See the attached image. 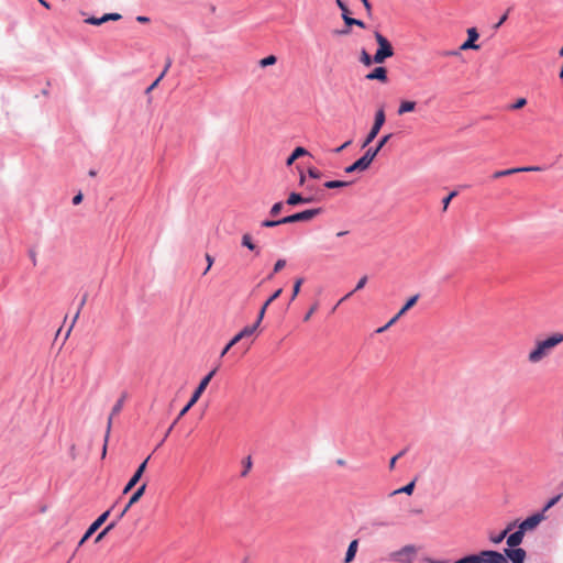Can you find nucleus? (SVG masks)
<instances>
[{
    "instance_id": "obj_42",
    "label": "nucleus",
    "mask_w": 563,
    "mask_h": 563,
    "mask_svg": "<svg viewBox=\"0 0 563 563\" xmlns=\"http://www.w3.org/2000/svg\"><path fill=\"white\" fill-rule=\"evenodd\" d=\"M399 318H396V316H394L385 325L378 328L376 330L377 333H383L385 332L389 327H391Z\"/></svg>"
},
{
    "instance_id": "obj_16",
    "label": "nucleus",
    "mask_w": 563,
    "mask_h": 563,
    "mask_svg": "<svg viewBox=\"0 0 563 563\" xmlns=\"http://www.w3.org/2000/svg\"><path fill=\"white\" fill-rule=\"evenodd\" d=\"M314 201H316V198L312 196L306 197L298 192H290L286 202L289 206H297V205L312 203Z\"/></svg>"
},
{
    "instance_id": "obj_55",
    "label": "nucleus",
    "mask_w": 563,
    "mask_h": 563,
    "mask_svg": "<svg viewBox=\"0 0 563 563\" xmlns=\"http://www.w3.org/2000/svg\"><path fill=\"white\" fill-rule=\"evenodd\" d=\"M85 22L91 25H100L99 18L95 16L88 18Z\"/></svg>"
},
{
    "instance_id": "obj_24",
    "label": "nucleus",
    "mask_w": 563,
    "mask_h": 563,
    "mask_svg": "<svg viewBox=\"0 0 563 563\" xmlns=\"http://www.w3.org/2000/svg\"><path fill=\"white\" fill-rule=\"evenodd\" d=\"M241 243L250 251L255 252L256 255L260 254V249L253 243L252 236L249 233L243 234Z\"/></svg>"
},
{
    "instance_id": "obj_61",
    "label": "nucleus",
    "mask_w": 563,
    "mask_h": 563,
    "mask_svg": "<svg viewBox=\"0 0 563 563\" xmlns=\"http://www.w3.org/2000/svg\"><path fill=\"white\" fill-rule=\"evenodd\" d=\"M397 460H398V456L391 457V460L389 461V470H394Z\"/></svg>"
},
{
    "instance_id": "obj_23",
    "label": "nucleus",
    "mask_w": 563,
    "mask_h": 563,
    "mask_svg": "<svg viewBox=\"0 0 563 563\" xmlns=\"http://www.w3.org/2000/svg\"><path fill=\"white\" fill-rule=\"evenodd\" d=\"M419 299V294H416L413 295L412 297H410L406 303L404 305V307L397 312L396 314V318H400L401 316H404L410 308H412L416 302L418 301Z\"/></svg>"
},
{
    "instance_id": "obj_31",
    "label": "nucleus",
    "mask_w": 563,
    "mask_h": 563,
    "mask_svg": "<svg viewBox=\"0 0 563 563\" xmlns=\"http://www.w3.org/2000/svg\"><path fill=\"white\" fill-rule=\"evenodd\" d=\"M511 530V525H509L504 531H501L496 537H492L490 540L493 543L498 544L500 543L508 534V532Z\"/></svg>"
},
{
    "instance_id": "obj_60",
    "label": "nucleus",
    "mask_w": 563,
    "mask_h": 563,
    "mask_svg": "<svg viewBox=\"0 0 563 563\" xmlns=\"http://www.w3.org/2000/svg\"><path fill=\"white\" fill-rule=\"evenodd\" d=\"M172 63H173L172 58H170V57H167V58H166V64H165V67H164V70H163V71H165V74H166V73H167V70L170 68Z\"/></svg>"
},
{
    "instance_id": "obj_33",
    "label": "nucleus",
    "mask_w": 563,
    "mask_h": 563,
    "mask_svg": "<svg viewBox=\"0 0 563 563\" xmlns=\"http://www.w3.org/2000/svg\"><path fill=\"white\" fill-rule=\"evenodd\" d=\"M360 59L365 66H371L373 63H375L374 56L372 57L365 49H362Z\"/></svg>"
},
{
    "instance_id": "obj_38",
    "label": "nucleus",
    "mask_w": 563,
    "mask_h": 563,
    "mask_svg": "<svg viewBox=\"0 0 563 563\" xmlns=\"http://www.w3.org/2000/svg\"><path fill=\"white\" fill-rule=\"evenodd\" d=\"M302 283H303V278H298L295 280L291 300H294L297 297V295L299 294Z\"/></svg>"
},
{
    "instance_id": "obj_29",
    "label": "nucleus",
    "mask_w": 563,
    "mask_h": 563,
    "mask_svg": "<svg viewBox=\"0 0 563 563\" xmlns=\"http://www.w3.org/2000/svg\"><path fill=\"white\" fill-rule=\"evenodd\" d=\"M453 563H481V561H479V556H477V553H476V554H468L466 556H463V558L454 561Z\"/></svg>"
},
{
    "instance_id": "obj_30",
    "label": "nucleus",
    "mask_w": 563,
    "mask_h": 563,
    "mask_svg": "<svg viewBox=\"0 0 563 563\" xmlns=\"http://www.w3.org/2000/svg\"><path fill=\"white\" fill-rule=\"evenodd\" d=\"M87 298H88V294H85L79 302V307H78V310L77 312L75 313L74 316V319H73V322H71V325L69 327L68 331H67V335L69 334L73 325L75 324L76 320L78 319L79 317V313H80V310L81 308L85 306L86 301H87Z\"/></svg>"
},
{
    "instance_id": "obj_58",
    "label": "nucleus",
    "mask_w": 563,
    "mask_h": 563,
    "mask_svg": "<svg viewBox=\"0 0 563 563\" xmlns=\"http://www.w3.org/2000/svg\"><path fill=\"white\" fill-rule=\"evenodd\" d=\"M136 21L139 23H148L150 22V18L145 16V15H137L136 16Z\"/></svg>"
},
{
    "instance_id": "obj_50",
    "label": "nucleus",
    "mask_w": 563,
    "mask_h": 563,
    "mask_svg": "<svg viewBox=\"0 0 563 563\" xmlns=\"http://www.w3.org/2000/svg\"><path fill=\"white\" fill-rule=\"evenodd\" d=\"M509 10H510V9H508V10H507V12H506L504 15H501V18L499 19V21H498V22L495 24V26H494L495 29L500 27V26L505 23V21L508 19V12H509Z\"/></svg>"
},
{
    "instance_id": "obj_18",
    "label": "nucleus",
    "mask_w": 563,
    "mask_h": 563,
    "mask_svg": "<svg viewBox=\"0 0 563 563\" xmlns=\"http://www.w3.org/2000/svg\"><path fill=\"white\" fill-rule=\"evenodd\" d=\"M541 168L538 167V166H529V167H517V168H510V169H505V170H498L496 172L493 177L494 178H499V177H504V176H508V175H512V174H516V173H521V172H537V170H540Z\"/></svg>"
},
{
    "instance_id": "obj_59",
    "label": "nucleus",
    "mask_w": 563,
    "mask_h": 563,
    "mask_svg": "<svg viewBox=\"0 0 563 563\" xmlns=\"http://www.w3.org/2000/svg\"><path fill=\"white\" fill-rule=\"evenodd\" d=\"M354 292H355V291H353V290H352V291H350L349 294H346L343 298H341V299L339 300V302L336 303V306L333 308V310H335V309H336V307H338L340 303H342L344 300H346L349 297H351Z\"/></svg>"
},
{
    "instance_id": "obj_13",
    "label": "nucleus",
    "mask_w": 563,
    "mask_h": 563,
    "mask_svg": "<svg viewBox=\"0 0 563 563\" xmlns=\"http://www.w3.org/2000/svg\"><path fill=\"white\" fill-rule=\"evenodd\" d=\"M504 555L509 559L511 563H525L527 553L521 548H508L504 550Z\"/></svg>"
},
{
    "instance_id": "obj_20",
    "label": "nucleus",
    "mask_w": 563,
    "mask_h": 563,
    "mask_svg": "<svg viewBox=\"0 0 563 563\" xmlns=\"http://www.w3.org/2000/svg\"><path fill=\"white\" fill-rule=\"evenodd\" d=\"M366 79L386 81L387 80V70L385 67L378 66L366 75Z\"/></svg>"
},
{
    "instance_id": "obj_19",
    "label": "nucleus",
    "mask_w": 563,
    "mask_h": 563,
    "mask_svg": "<svg viewBox=\"0 0 563 563\" xmlns=\"http://www.w3.org/2000/svg\"><path fill=\"white\" fill-rule=\"evenodd\" d=\"M525 533L526 532L518 527L517 531L507 537V545L509 548H517L519 544H521Z\"/></svg>"
},
{
    "instance_id": "obj_10",
    "label": "nucleus",
    "mask_w": 563,
    "mask_h": 563,
    "mask_svg": "<svg viewBox=\"0 0 563 563\" xmlns=\"http://www.w3.org/2000/svg\"><path fill=\"white\" fill-rule=\"evenodd\" d=\"M481 563H508L506 556L494 550H484L477 553Z\"/></svg>"
},
{
    "instance_id": "obj_53",
    "label": "nucleus",
    "mask_w": 563,
    "mask_h": 563,
    "mask_svg": "<svg viewBox=\"0 0 563 563\" xmlns=\"http://www.w3.org/2000/svg\"><path fill=\"white\" fill-rule=\"evenodd\" d=\"M108 21H117L121 19V14L119 13H106Z\"/></svg>"
},
{
    "instance_id": "obj_7",
    "label": "nucleus",
    "mask_w": 563,
    "mask_h": 563,
    "mask_svg": "<svg viewBox=\"0 0 563 563\" xmlns=\"http://www.w3.org/2000/svg\"><path fill=\"white\" fill-rule=\"evenodd\" d=\"M126 398H128V394L123 393L122 396L115 402V405L112 407V410H111V413L109 416L108 423H107V431H106V435H104V445H103V450H102V456H104L106 452H107V442H108L111 426H112V419L114 416H117L122 410Z\"/></svg>"
},
{
    "instance_id": "obj_26",
    "label": "nucleus",
    "mask_w": 563,
    "mask_h": 563,
    "mask_svg": "<svg viewBox=\"0 0 563 563\" xmlns=\"http://www.w3.org/2000/svg\"><path fill=\"white\" fill-rule=\"evenodd\" d=\"M415 484H416V482L412 481V482L408 483L407 485H405L404 487L398 488V489L391 492L390 496H395V495H398V494L411 495L413 489H415Z\"/></svg>"
},
{
    "instance_id": "obj_49",
    "label": "nucleus",
    "mask_w": 563,
    "mask_h": 563,
    "mask_svg": "<svg viewBox=\"0 0 563 563\" xmlns=\"http://www.w3.org/2000/svg\"><path fill=\"white\" fill-rule=\"evenodd\" d=\"M165 76V71H162V74L156 78V80L147 87L146 89V93H150L157 85L158 82L163 79V77Z\"/></svg>"
},
{
    "instance_id": "obj_44",
    "label": "nucleus",
    "mask_w": 563,
    "mask_h": 563,
    "mask_svg": "<svg viewBox=\"0 0 563 563\" xmlns=\"http://www.w3.org/2000/svg\"><path fill=\"white\" fill-rule=\"evenodd\" d=\"M335 4L342 11V14H350L347 5L342 0H335Z\"/></svg>"
},
{
    "instance_id": "obj_54",
    "label": "nucleus",
    "mask_w": 563,
    "mask_h": 563,
    "mask_svg": "<svg viewBox=\"0 0 563 563\" xmlns=\"http://www.w3.org/2000/svg\"><path fill=\"white\" fill-rule=\"evenodd\" d=\"M178 417L175 419V421L172 423V426L168 428V430H166V433L162 440V442L159 443V445L166 440V438L169 435L170 431L173 430L174 426L178 422Z\"/></svg>"
},
{
    "instance_id": "obj_5",
    "label": "nucleus",
    "mask_w": 563,
    "mask_h": 563,
    "mask_svg": "<svg viewBox=\"0 0 563 563\" xmlns=\"http://www.w3.org/2000/svg\"><path fill=\"white\" fill-rule=\"evenodd\" d=\"M385 119L386 117L384 109H378L375 113L374 124L372 125L371 131L368 132V134L366 135L365 140L362 143V148L366 147L375 140V137L377 136L382 126L385 123Z\"/></svg>"
},
{
    "instance_id": "obj_28",
    "label": "nucleus",
    "mask_w": 563,
    "mask_h": 563,
    "mask_svg": "<svg viewBox=\"0 0 563 563\" xmlns=\"http://www.w3.org/2000/svg\"><path fill=\"white\" fill-rule=\"evenodd\" d=\"M350 184H351L350 181H344V180H328L324 183L323 186L328 189H336V188L346 187Z\"/></svg>"
},
{
    "instance_id": "obj_15",
    "label": "nucleus",
    "mask_w": 563,
    "mask_h": 563,
    "mask_svg": "<svg viewBox=\"0 0 563 563\" xmlns=\"http://www.w3.org/2000/svg\"><path fill=\"white\" fill-rule=\"evenodd\" d=\"M479 37V34L475 27H471L467 30V40L460 46L461 51L467 49H478L479 46L475 44L476 40Z\"/></svg>"
},
{
    "instance_id": "obj_47",
    "label": "nucleus",
    "mask_w": 563,
    "mask_h": 563,
    "mask_svg": "<svg viewBox=\"0 0 563 563\" xmlns=\"http://www.w3.org/2000/svg\"><path fill=\"white\" fill-rule=\"evenodd\" d=\"M318 309V303H313L311 308L307 311V313L303 316V321H309L311 316L316 312Z\"/></svg>"
},
{
    "instance_id": "obj_46",
    "label": "nucleus",
    "mask_w": 563,
    "mask_h": 563,
    "mask_svg": "<svg viewBox=\"0 0 563 563\" xmlns=\"http://www.w3.org/2000/svg\"><path fill=\"white\" fill-rule=\"evenodd\" d=\"M367 283V276H363L360 278V280L357 282L355 288L353 289V291H358L361 289H363L365 287Z\"/></svg>"
},
{
    "instance_id": "obj_9",
    "label": "nucleus",
    "mask_w": 563,
    "mask_h": 563,
    "mask_svg": "<svg viewBox=\"0 0 563 563\" xmlns=\"http://www.w3.org/2000/svg\"><path fill=\"white\" fill-rule=\"evenodd\" d=\"M256 325H247L245 328H243L238 334H235L231 340L230 342L224 346V349L222 350L220 356L223 357L229 351L230 349L238 344L242 339H245L247 336H251L255 331H256Z\"/></svg>"
},
{
    "instance_id": "obj_56",
    "label": "nucleus",
    "mask_w": 563,
    "mask_h": 563,
    "mask_svg": "<svg viewBox=\"0 0 563 563\" xmlns=\"http://www.w3.org/2000/svg\"><path fill=\"white\" fill-rule=\"evenodd\" d=\"M82 198H84L82 194L78 192L77 195H75L73 197V203L74 205H79L82 201Z\"/></svg>"
},
{
    "instance_id": "obj_6",
    "label": "nucleus",
    "mask_w": 563,
    "mask_h": 563,
    "mask_svg": "<svg viewBox=\"0 0 563 563\" xmlns=\"http://www.w3.org/2000/svg\"><path fill=\"white\" fill-rule=\"evenodd\" d=\"M321 212H322L321 208L307 209V210L284 217L283 222H285V224H288V223H295V222H299V221H309V220L313 219L316 216L320 214Z\"/></svg>"
},
{
    "instance_id": "obj_32",
    "label": "nucleus",
    "mask_w": 563,
    "mask_h": 563,
    "mask_svg": "<svg viewBox=\"0 0 563 563\" xmlns=\"http://www.w3.org/2000/svg\"><path fill=\"white\" fill-rule=\"evenodd\" d=\"M117 520H112L96 538V542L101 541L104 536L117 526Z\"/></svg>"
},
{
    "instance_id": "obj_63",
    "label": "nucleus",
    "mask_w": 563,
    "mask_h": 563,
    "mask_svg": "<svg viewBox=\"0 0 563 563\" xmlns=\"http://www.w3.org/2000/svg\"><path fill=\"white\" fill-rule=\"evenodd\" d=\"M445 56H456L459 55V51H450L444 54Z\"/></svg>"
},
{
    "instance_id": "obj_27",
    "label": "nucleus",
    "mask_w": 563,
    "mask_h": 563,
    "mask_svg": "<svg viewBox=\"0 0 563 563\" xmlns=\"http://www.w3.org/2000/svg\"><path fill=\"white\" fill-rule=\"evenodd\" d=\"M415 107H416V102L415 101H402L400 103L397 112H398L399 115H401L404 113L413 111Z\"/></svg>"
},
{
    "instance_id": "obj_11",
    "label": "nucleus",
    "mask_w": 563,
    "mask_h": 563,
    "mask_svg": "<svg viewBox=\"0 0 563 563\" xmlns=\"http://www.w3.org/2000/svg\"><path fill=\"white\" fill-rule=\"evenodd\" d=\"M146 489V484H142L131 496L129 503L125 505V507L115 516L113 520H117L119 522L124 515L128 512V510L131 508L132 505L137 503L140 498L144 495Z\"/></svg>"
},
{
    "instance_id": "obj_4",
    "label": "nucleus",
    "mask_w": 563,
    "mask_h": 563,
    "mask_svg": "<svg viewBox=\"0 0 563 563\" xmlns=\"http://www.w3.org/2000/svg\"><path fill=\"white\" fill-rule=\"evenodd\" d=\"M217 367L214 369H212L210 373H208L202 379L201 382L199 383L198 387L196 388V390L194 391L192 396L190 397L189 401L187 402V405L180 410V412L178 413V419H180L181 417H184L188 410L198 401V399L200 398L201 394L206 390L208 384L210 383V380L212 379V377L214 376L216 372H217Z\"/></svg>"
},
{
    "instance_id": "obj_14",
    "label": "nucleus",
    "mask_w": 563,
    "mask_h": 563,
    "mask_svg": "<svg viewBox=\"0 0 563 563\" xmlns=\"http://www.w3.org/2000/svg\"><path fill=\"white\" fill-rule=\"evenodd\" d=\"M148 460H150V456L143 463H141L139 465L137 470L135 471L133 476L130 478V481L125 485V487L123 489V494L129 493L137 484V482L141 479V477H142V475H143V473H144V471L146 468Z\"/></svg>"
},
{
    "instance_id": "obj_34",
    "label": "nucleus",
    "mask_w": 563,
    "mask_h": 563,
    "mask_svg": "<svg viewBox=\"0 0 563 563\" xmlns=\"http://www.w3.org/2000/svg\"><path fill=\"white\" fill-rule=\"evenodd\" d=\"M276 62H277V58H276V56H275V55H268V56H266V57H264V58H262V59L260 60V66H261V67L272 66V65H274Z\"/></svg>"
},
{
    "instance_id": "obj_41",
    "label": "nucleus",
    "mask_w": 563,
    "mask_h": 563,
    "mask_svg": "<svg viewBox=\"0 0 563 563\" xmlns=\"http://www.w3.org/2000/svg\"><path fill=\"white\" fill-rule=\"evenodd\" d=\"M243 464H244V468H243V471H242V473H241V476H246V475H247V473H249V471H250V470H251V467H252V460H251V456H247V457L244 460Z\"/></svg>"
},
{
    "instance_id": "obj_45",
    "label": "nucleus",
    "mask_w": 563,
    "mask_h": 563,
    "mask_svg": "<svg viewBox=\"0 0 563 563\" xmlns=\"http://www.w3.org/2000/svg\"><path fill=\"white\" fill-rule=\"evenodd\" d=\"M308 175L313 179H319L321 177V172L314 167H310L308 169Z\"/></svg>"
},
{
    "instance_id": "obj_51",
    "label": "nucleus",
    "mask_w": 563,
    "mask_h": 563,
    "mask_svg": "<svg viewBox=\"0 0 563 563\" xmlns=\"http://www.w3.org/2000/svg\"><path fill=\"white\" fill-rule=\"evenodd\" d=\"M361 1L366 10L367 15L371 16L372 15V4L369 3L368 0H361Z\"/></svg>"
},
{
    "instance_id": "obj_3",
    "label": "nucleus",
    "mask_w": 563,
    "mask_h": 563,
    "mask_svg": "<svg viewBox=\"0 0 563 563\" xmlns=\"http://www.w3.org/2000/svg\"><path fill=\"white\" fill-rule=\"evenodd\" d=\"M374 37L378 44V48L374 54V62L376 64L384 63L387 58L394 55V48L390 42L379 32L374 33Z\"/></svg>"
},
{
    "instance_id": "obj_40",
    "label": "nucleus",
    "mask_w": 563,
    "mask_h": 563,
    "mask_svg": "<svg viewBox=\"0 0 563 563\" xmlns=\"http://www.w3.org/2000/svg\"><path fill=\"white\" fill-rule=\"evenodd\" d=\"M457 195L456 191H451L445 198L442 200L443 210H446L451 200Z\"/></svg>"
},
{
    "instance_id": "obj_21",
    "label": "nucleus",
    "mask_w": 563,
    "mask_h": 563,
    "mask_svg": "<svg viewBox=\"0 0 563 563\" xmlns=\"http://www.w3.org/2000/svg\"><path fill=\"white\" fill-rule=\"evenodd\" d=\"M357 547H358V541L357 540H353L350 542L349 547H347V550H346V553H345V559H344V563H350L354 560L355 558V554L357 552Z\"/></svg>"
},
{
    "instance_id": "obj_43",
    "label": "nucleus",
    "mask_w": 563,
    "mask_h": 563,
    "mask_svg": "<svg viewBox=\"0 0 563 563\" xmlns=\"http://www.w3.org/2000/svg\"><path fill=\"white\" fill-rule=\"evenodd\" d=\"M415 552H416V548L413 545H406L400 550L399 554L409 555V554H413Z\"/></svg>"
},
{
    "instance_id": "obj_35",
    "label": "nucleus",
    "mask_w": 563,
    "mask_h": 563,
    "mask_svg": "<svg viewBox=\"0 0 563 563\" xmlns=\"http://www.w3.org/2000/svg\"><path fill=\"white\" fill-rule=\"evenodd\" d=\"M562 495L559 494L554 497H552L547 504L545 506L543 507V509L540 511V512H543V515L550 509L552 508L560 499H561Z\"/></svg>"
},
{
    "instance_id": "obj_8",
    "label": "nucleus",
    "mask_w": 563,
    "mask_h": 563,
    "mask_svg": "<svg viewBox=\"0 0 563 563\" xmlns=\"http://www.w3.org/2000/svg\"><path fill=\"white\" fill-rule=\"evenodd\" d=\"M110 509L101 514L87 529L80 541L78 542L77 548L81 547L109 518Z\"/></svg>"
},
{
    "instance_id": "obj_25",
    "label": "nucleus",
    "mask_w": 563,
    "mask_h": 563,
    "mask_svg": "<svg viewBox=\"0 0 563 563\" xmlns=\"http://www.w3.org/2000/svg\"><path fill=\"white\" fill-rule=\"evenodd\" d=\"M342 19L346 26L356 25L358 27L365 29V23L363 21L352 18L350 14H342Z\"/></svg>"
},
{
    "instance_id": "obj_36",
    "label": "nucleus",
    "mask_w": 563,
    "mask_h": 563,
    "mask_svg": "<svg viewBox=\"0 0 563 563\" xmlns=\"http://www.w3.org/2000/svg\"><path fill=\"white\" fill-rule=\"evenodd\" d=\"M280 224H285V222H283V218L279 220H264L261 223L263 228H275Z\"/></svg>"
},
{
    "instance_id": "obj_64",
    "label": "nucleus",
    "mask_w": 563,
    "mask_h": 563,
    "mask_svg": "<svg viewBox=\"0 0 563 563\" xmlns=\"http://www.w3.org/2000/svg\"><path fill=\"white\" fill-rule=\"evenodd\" d=\"M99 21H100V25H101L102 23L108 22V18L106 16V14H103L101 18H99Z\"/></svg>"
},
{
    "instance_id": "obj_12",
    "label": "nucleus",
    "mask_w": 563,
    "mask_h": 563,
    "mask_svg": "<svg viewBox=\"0 0 563 563\" xmlns=\"http://www.w3.org/2000/svg\"><path fill=\"white\" fill-rule=\"evenodd\" d=\"M545 519V515L543 512H536L532 516L526 518L520 525L519 528L527 532L529 530H533Z\"/></svg>"
},
{
    "instance_id": "obj_48",
    "label": "nucleus",
    "mask_w": 563,
    "mask_h": 563,
    "mask_svg": "<svg viewBox=\"0 0 563 563\" xmlns=\"http://www.w3.org/2000/svg\"><path fill=\"white\" fill-rule=\"evenodd\" d=\"M286 265V261L280 258L278 260L275 265H274V268H273V273H278L279 271H282Z\"/></svg>"
},
{
    "instance_id": "obj_37",
    "label": "nucleus",
    "mask_w": 563,
    "mask_h": 563,
    "mask_svg": "<svg viewBox=\"0 0 563 563\" xmlns=\"http://www.w3.org/2000/svg\"><path fill=\"white\" fill-rule=\"evenodd\" d=\"M283 208H284V202H282V201L276 202V203H274V205H273V207L271 208V210H269V214H271L272 217H277V216L280 213V211L283 210Z\"/></svg>"
},
{
    "instance_id": "obj_17",
    "label": "nucleus",
    "mask_w": 563,
    "mask_h": 563,
    "mask_svg": "<svg viewBox=\"0 0 563 563\" xmlns=\"http://www.w3.org/2000/svg\"><path fill=\"white\" fill-rule=\"evenodd\" d=\"M283 289L279 288L277 289L263 305V307L261 308L260 312H258V316H257V319L255 321V323L253 325H256V329L260 327L264 316H265V312H266V309L269 308V305L276 300L280 294H282Z\"/></svg>"
},
{
    "instance_id": "obj_52",
    "label": "nucleus",
    "mask_w": 563,
    "mask_h": 563,
    "mask_svg": "<svg viewBox=\"0 0 563 563\" xmlns=\"http://www.w3.org/2000/svg\"><path fill=\"white\" fill-rule=\"evenodd\" d=\"M351 144H352V140H349L345 143H343L341 146L336 147L333 152L338 154V153L342 152L344 148H346L347 146H350Z\"/></svg>"
},
{
    "instance_id": "obj_57",
    "label": "nucleus",
    "mask_w": 563,
    "mask_h": 563,
    "mask_svg": "<svg viewBox=\"0 0 563 563\" xmlns=\"http://www.w3.org/2000/svg\"><path fill=\"white\" fill-rule=\"evenodd\" d=\"M206 260L208 262V266L207 268L205 269L203 274H207V272L211 268L212 264H213V258L211 257V255L209 254H206Z\"/></svg>"
},
{
    "instance_id": "obj_2",
    "label": "nucleus",
    "mask_w": 563,
    "mask_h": 563,
    "mask_svg": "<svg viewBox=\"0 0 563 563\" xmlns=\"http://www.w3.org/2000/svg\"><path fill=\"white\" fill-rule=\"evenodd\" d=\"M391 136H393V134L384 135L378 141V143L375 147H369L361 158L355 161L352 165L347 166L345 168V173L351 174L354 172L366 170L369 167V165L372 164V162L374 161V158L377 156L379 151L385 146V144L390 140Z\"/></svg>"
},
{
    "instance_id": "obj_62",
    "label": "nucleus",
    "mask_w": 563,
    "mask_h": 563,
    "mask_svg": "<svg viewBox=\"0 0 563 563\" xmlns=\"http://www.w3.org/2000/svg\"><path fill=\"white\" fill-rule=\"evenodd\" d=\"M30 257L32 260L33 265H36V254L34 251H30Z\"/></svg>"
},
{
    "instance_id": "obj_1",
    "label": "nucleus",
    "mask_w": 563,
    "mask_h": 563,
    "mask_svg": "<svg viewBox=\"0 0 563 563\" xmlns=\"http://www.w3.org/2000/svg\"><path fill=\"white\" fill-rule=\"evenodd\" d=\"M563 342V333L555 332L544 340L537 341L536 346L528 354V361L532 364L541 362L550 355L552 350Z\"/></svg>"
},
{
    "instance_id": "obj_22",
    "label": "nucleus",
    "mask_w": 563,
    "mask_h": 563,
    "mask_svg": "<svg viewBox=\"0 0 563 563\" xmlns=\"http://www.w3.org/2000/svg\"><path fill=\"white\" fill-rule=\"evenodd\" d=\"M308 154V151L301 146H298L294 150V152L290 154V156L287 158L286 161V165L287 166H290L294 164V162L301 157V156H305Z\"/></svg>"
},
{
    "instance_id": "obj_39",
    "label": "nucleus",
    "mask_w": 563,
    "mask_h": 563,
    "mask_svg": "<svg viewBox=\"0 0 563 563\" xmlns=\"http://www.w3.org/2000/svg\"><path fill=\"white\" fill-rule=\"evenodd\" d=\"M527 104V100L525 98H519L515 103L509 106V109L511 110H518L523 108Z\"/></svg>"
}]
</instances>
